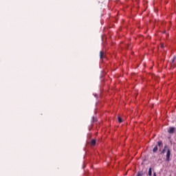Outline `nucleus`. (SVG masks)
I'll return each instance as SVG.
<instances>
[{
	"mask_svg": "<svg viewBox=\"0 0 176 176\" xmlns=\"http://www.w3.org/2000/svg\"><path fill=\"white\" fill-rule=\"evenodd\" d=\"M157 146H159L160 148L163 147V142H162V141L160 140L157 142V145L155 146L153 149V153H156L157 152V149H158Z\"/></svg>",
	"mask_w": 176,
	"mask_h": 176,
	"instance_id": "obj_1",
	"label": "nucleus"
},
{
	"mask_svg": "<svg viewBox=\"0 0 176 176\" xmlns=\"http://www.w3.org/2000/svg\"><path fill=\"white\" fill-rule=\"evenodd\" d=\"M171 155V151L170 148H168L166 152V162H170V156Z\"/></svg>",
	"mask_w": 176,
	"mask_h": 176,
	"instance_id": "obj_2",
	"label": "nucleus"
},
{
	"mask_svg": "<svg viewBox=\"0 0 176 176\" xmlns=\"http://www.w3.org/2000/svg\"><path fill=\"white\" fill-rule=\"evenodd\" d=\"M175 131V127H170L168 130V133L169 134H174V131Z\"/></svg>",
	"mask_w": 176,
	"mask_h": 176,
	"instance_id": "obj_3",
	"label": "nucleus"
},
{
	"mask_svg": "<svg viewBox=\"0 0 176 176\" xmlns=\"http://www.w3.org/2000/svg\"><path fill=\"white\" fill-rule=\"evenodd\" d=\"M96 140L93 139L91 140L90 145H91V146H96Z\"/></svg>",
	"mask_w": 176,
	"mask_h": 176,
	"instance_id": "obj_4",
	"label": "nucleus"
},
{
	"mask_svg": "<svg viewBox=\"0 0 176 176\" xmlns=\"http://www.w3.org/2000/svg\"><path fill=\"white\" fill-rule=\"evenodd\" d=\"M105 53L104 52V51H100V58H104V56Z\"/></svg>",
	"mask_w": 176,
	"mask_h": 176,
	"instance_id": "obj_5",
	"label": "nucleus"
},
{
	"mask_svg": "<svg viewBox=\"0 0 176 176\" xmlns=\"http://www.w3.org/2000/svg\"><path fill=\"white\" fill-rule=\"evenodd\" d=\"M167 148H168V146L165 145L164 148L162 151L161 153L164 154L166 152V149H167Z\"/></svg>",
	"mask_w": 176,
	"mask_h": 176,
	"instance_id": "obj_6",
	"label": "nucleus"
},
{
	"mask_svg": "<svg viewBox=\"0 0 176 176\" xmlns=\"http://www.w3.org/2000/svg\"><path fill=\"white\" fill-rule=\"evenodd\" d=\"M148 175L152 176V168H149L148 169Z\"/></svg>",
	"mask_w": 176,
	"mask_h": 176,
	"instance_id": "obj_7",
	"label": "nucleus"
},
{
	"mask_svg": "<svg viewBox=\"0 0 176 176\" xmlns=\"http://www.w3.org/2000/svg\"><path fill=\"white\" fill-rule=\"evenodd\" d=\"M142 175H144V173H142V171H140V172L138 173L137 176H142Z\"/></svg>",
	"mask_w": 176,
	"mask_h": 176,
	"instance_id": "obj_8",
	"label": "nucleus"
},
{
	"mask_svg": "<svg viewBox=\"0 0 176 176\" xmlns=\"http://www.w3.org/2000/svg\"><path fill=\"white\" fill-rule=\"evenodd\" d=\"M118 122L120 123H122V122H123V120H122V118L121 117H118Z\"/></svg>",
	"mask_w": 176,
	"mask_h": 176,
	"instance_id": "obj_9",
	"label": "nucleus"
},
{
	"mask_svg": "<svg viewBox=\"0 0 176 176\" xmlns=\"http://www.w3.org/2000/svg\"><path fill=\"white\" fill-rule=\"evenodd\" d=\"M161 47L163 49V47H164V45L163 44H161Z\"/></svg>",
	"mask_w": 176,
	"mask_h": 176,
	"instance_id": "obj_10",
	"label": "nucleus"
},
{
	"mask_svg": "<svg viewBox=\"0 0 176 176\" xmlns=\"http://www.w3.org/2000/svg\"><path fill=\"white\" fill-rule=\"evenodd\" d=\"M153 176H156V173H153Z\"/></svg>",
	"mask_w": 176,
	"mask_h": 176,
	"instance_id": "obj_11",
	"label": "nucleus"
},
{
	"mask_svg": "<svg viewBox=\"0 0 176 176\" xmlns=\"http://www.w3.org/2000/svg\"><path fill=\"white\" fill-rule=\"evenodd\" d=\"M94 122H96V119H94Z\"/></svg>",
	"mask_w": 176,
	"mask_h": 176,
	"instance_id": "obj_12",
	"label": "nucleus"
}]
</instances>
